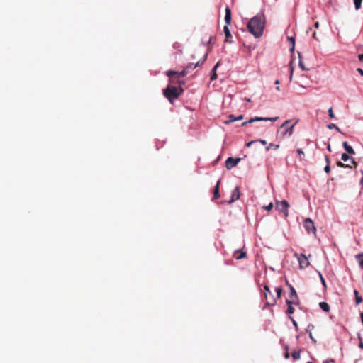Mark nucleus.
I'll return each instance as SVG.
<instances>
[{
    "label": "nucleus",
    "mask_w": 363,
    "mask_h": 363,
    "mask_svg": "<svg viewBox=\"0 0 363 363\" xmlns=\"http://www.w3.org/2000/svg\"><path fill=\"white\" fill-rule=\"evenodd\" d=\"M264 25V16L262 13H259L248 22L247 30L255 38H259L263 34Z\"/></svg>",
    "instance_id": "obj_1"
},
{
    "label": "nucleus",
    "mask_w": 363,
    "mask_h": 363,
    "mask_svg": "<svg viewBox=\"0 0 363 363\" xmlns=\"http://www.w3.org/2000/svg\"><path fill=\"white\" fill-rule=\"evenodd\" d=\"M177 83L179 85V87L172 85H168L166 89H163L164 96L171 103H172L175 99H178L184 91V89H182V86L185 84L184 81L178 80Z\"/></svg>",
    "instance_id": "obj_2"
},
{
    "label": "nucleus",
    "mask_w": 363,
    "mask_h": 363,
    "mask_svg": "<svg viewBox=\"0 0 363 363\" xmlns=\"http://www.w3.org/2000/svg\"><path fill=\"white\" fill-rule=\"evenodd\" d=\"M264 298L266 300V304L267 306H274L275 305L277 302V298H275L272 293V291L269 289V287L268 285L264 286Z\"/></svg>",
    "instance_id": "obj_3"
},
{
    "label": "nucleus",
    "mask_w": 363,
    "mask_h": 363,
    "mask_svg": "<svg viewBox=\"0 0 363 363\" xmlns=\"http://www.w3.org/2000/svg\"><path fill=\"white\" fill-rule=\"evenodd\" d=\"M291 122V121L290 120H287L281 125L280 128L284 130V132H283L284 135H286L289 136L292 135V134L294 133V128L296 122L293 124H290Z\"/></svg>",
    "instance_id": "obj_4"
},
{
    "label": "nucleus",
    "mask_w": 363,
    "mask_h": 363,
    "mask_svg": "<svg viewBox=\"0 0 363 363\" xmlns=\"http://www.w3.org/2000/svg\"><path fill=\"white\" fill-rule=\"evenodd\" d=\"M188 73H189V71L187 70V69L184 68V69L181 72H178L173 71V70H169V71L166 72V75L169 77V79H170L169 82L174 83V81L173 79L174 76H177L178 80H179V78L186 76Z\"/></svg>",
    "instance_id": "obj_5"
},
{
    "label": "nucleus",
    "mask_w": 363,
    "mask_h": 363,
    "mask_svg": "<svg viewBox=\"0 0 363 363\" xmlns=\"http://www.w3.org/2000/svg\"><path fill=\"white\" fill-rule=\"evenodd\" d=\"M275 207L277 210L282 212L285 217L288 216L289 204L286 201H277Z\"/></svg>",
    "instance_id": "obj_6"
},
{
    "label": "nucleus",
    "mask_w": 363,
    "mask_h": 363,
    "mask_svg": "<svg viewBox=\"0 0 363 363\" xmlns=\"http://www.w3.org/2000/svg\"><path fill=\"white\" fill-rule=\"evenodd\" d=\"M290 294L289 295V299L286 300V303H294V305H298L299 303V298L298 297L297 293L295 289L289 285Z\"/></svg>",
    "instance_id": "obj_7"
},
{
    "label": "nucleus",
    "mask_w": 363,
    "mask_h": 363,
    "mask_svg": "<svg viewBox=\"0 0 363 363\" xmlns=\"http://www.w3.org/2000/svg\"><path fill=\"white\" fill-rule=\"evenodd\" d=\"M303 226L308 233L315 234L316 228L314 223L310 218H306L303 221Z\"/></svg>",
    "instance_id": "obj_8"
},
{
    "label": "nucleus",
    "mask_w": 363,
    "mask_h": 363,
    "mask_svg": "<svg viewBox=\"0 0 363 363\" xmlns=\"http://www.w3.org/2000/svg\"><path fill=\"white\" fill-rule=\"evenodd\" d=\"M278 119V117L273 118H262V117H255L254 118H250L249 121L243 122L242 123V126H245L247 123H252L255 121H275Z\"/></svg>",
    "instance_id": "obj_9"
},
{
    "label": "nucleus",
    "mask_w": 363,
    "mask_h": 363,
    "mask_svg": "<svg viewBox=\"0 0 363 363\" xmlns=\"http://www.w3.org/2000/svg\"><path fill=\"white\" fill-rule=\"evenodd\" d=\"M240 160L241 158L240 157H228L225 161V167L228 169H231L232 168L235 167Z\"/></svg>",
    "instance_id": "obj_10"
},
{
    "label": "nucleus",
    "mask_w": 363,
    "mask_h": 363,
    "mask_svg": "<svg viewBox=\"0 0 363 363\" xmlns=\"http://www.w3.org/2000/svg\"><path fill=\"white\" fill-rule=\"evenodd\" d=\"M298 259L299 266H300L301 269L306 268L308 266H309V264H310L307 257L303 254H301L299 255V257H298Z\"/></svg>",
    "instance_id": "obj_11"
},
{
    "label": "nucleus",
    "mask_w": 363,
    "mask_h": 363,
    "mask_svg": "<svg viewBox=\"0 0 363 363\" xmlns=\"http://www.w3.org/2000/svg\"><path fill=\"white\" fill-rule=\"evenodd\" d=\"M240 196V192L239 188L238 186H236L232 192L231 199L229 201V203H230L235 201L236 200L239 199Z\"/></svg>",
    "instance_id": "obj_12"
},
{
    "label": "nucleus",
    "mask_w": 363,
    "mask_h": 363,
    "mask_svg": "<svg viewBox=\"0 0 363 363\" xmlns=\"http://www.w3.org/2000/svg\"><path fill=\"white\" fill-rule=\"evenodd\" d=\"M225 26H229L231 23V11L229 9V7H226L225 9Z\"/></svg>",
    "instance_id": "obj_13"
},
{
    "label": "nucleus",
    "mask_w": 363,
    "mask_h": 363,
    "mask_svg": "<svg viewBox=\"0 0 363 363\" xmlns=\"http://www.w3.org/2000/svg\"><path fill=\"white\" fill-rule=\"evenodd\" d=\"M223 30H224V33H225V42H226V43H231L232 42V40H231L232 35H231V33L230 32L228 26H225L224 28H223Z\"/></svg>",
    "instance_id": "obj_14"
},
{
    "label": "nucleus",
    "mask_w": 363,
    "mask_h": 363,
    "mask_svg": "<svg viewBox=\"0 0 363 363\" xmlns=\"http://www.w3.org/2000/svg\"><path fill=\"white\" fill-rule=\"evenodd\" d=\"M220 65V62H218L215 66L213 67V69L211 72V81L213 82L217 79V74H216V69Z\"/></svg>",
    "instance_id": "obj_15"
},
{
    "label": "nucleus",
    "mask_w": 363,
    "mask_h": 363,
    "mask_svg": "<svg viewBox=\"0 0 363 363\" xmlns=\"http://www.w3.org/2000/svg\"><path fill=\"white\" fill-rule=\"evenodd\" d=\"M234 257L236 259L239 260L246 257V252L241 250H237L235 251Z\"/></svg>",
    "instance_id": "obj_16"
},
{
    "label": "nucleus",
    "mask_w": 363,
    "mask_h": 363,
    "mask_svg": "<svg viewBox=\"0 0 363 363\" xmlns=\"http://www.w3.org/2000/svg\"><path fill=\"white\" fill-rule=\"evenodd\" d=\"M342 145L347 153L351 155L355 154L354 149L346 141L343 142Z\"/></svg>",
    "instance_id": "obj_17"
},
{
    "label": "nucleus",
    "mask_w": 363,
    "mask_h": 363,
    "mask_svg": "<svg viewBox=\"0 0 363 363\" xmlns=\"http://www.w3.org/2000/svg\"><path fill=\"white\" fill-rule=\"evenodd\" d=\"M220 181H218L214 188L213 191V199H217L220 197L219 193V186H220Z\"/></svg>",
    "instance_id": "obj_18"
},
{
    "label": "nucleus",
    "mask_w": 363,
    "mask_h": 363,
    "mask_svg": "<svg viewBox=\"0 0 363 363\" xmlns=\"http://www.w3.org/2000/svg\"><path fill=\"white\" fill-rule=\"evenodd\" d=\"M320 308L325 312L330 311V306L326 302H320L319 303Z\"/></svg>",
    "instance_id": "obj_19"
},
{
    "label": "nucleus",
    "mask_w": 363,
    "mask_h": 363,
    "mask_svg": "<svg viewBox=\"0 0 363 363\" xmlns=\"http://www.w3.org/2000/svg\"><path fill=\"white\" fill-rule=\"evenodd\" d=\"M360 267L363 269V253L358 254L355 256Z\"/></svg>",
    "instance_id": "obj_20"
},
{
    "label": "nucleus",
    "mask_w": 363,
    "mask_h": 363,
    "mask_svg": "<svg viewBox=\"0 0 363 363\" xmlns=\"http://www.w3.org/2000/svg\"><path fill=\"white\" fill-rule=\"evenodd\" d=\"M354 294L355 295L356 304L359 305V303H361L362 302V298L359 296V292L357 290H354Z\"/></svg>",
    "instance_id": "obj_21"
},
{
    "label": "nucleus",
    "mask_w": 363,
    "mask_h": 363,
    "mask_svg": "<svg viewBox=\"0 0 363 363\" xmlns=\"http://www.w3.org/2000/svg\"><path fill=\"white\" fill-rule=\"evenodd\" d=\"M199 62H198L196 65H194L193 63H191V64H189L188 65H186L184 68L185 69H187V70L189 71V72H190V70H192V69H194L197 66H199Z\"/></svg>",
    "instance_id": "obj_22"
},
{
    "label": "nucleus",
    "mask_w": 363,
    "mask_h": 363,
    "mask_svg": "<svg viewBox=\"0 0 363 363\" xmlns=\"http://www.w3.org/2000/svg\"><path fill=\"white\" fill-rule=\"evenodd\" d=\"M288 305V308H287V313L289 314H293L294 313V307L292 306V305H294V303H286Z\"/></svg>",
    "instance_id": "obj_23"
},
{
    "label": "nucleus",
    "mask_w": 363,
    "mask_h": 363,
    "mask_svg": "<svg viewBox=\"0 0 363 363\" xmlns=\"http://www.w3.org/2000/svg\"><path fill=\"white\" fill-rule=\"evenodd\" d=\"M235 121H236V117L233 115H229L228 119L225 122V123L228 124V123H233Z\"/></svg>",
    "instance_id": "obj_24"
},
{
    "label": "nucleus",
    "mask_w": 363,
    "mask_h": 363,
    "mask_svg": "<svg viewBox=\"0 0 363 363\" xmlns=\"http://www.w3.org/2000/svg\"><path fill=\"white\" fill-rule=\"evenodd\" d=\"M279 148V145H276V144H274V143H270L268 147H267V150H269L270 149H273V150H277Z\"/></svg>",
    "instance_id": "obj_25"
},
{
    "label": "nucleus",
    "mask_w": 363,
    "mask_h": 363,
    "mask_svg": "<svg viewBox=\"0 0 363 363\" xmlns=\"http://www.w3.org/2000/svg\"><path fill=\"white\" fill-rule=\"evenodd\" d=\"M291 356L294 360H297L300 358V352L294 351L292 352Z\"/></svg>",
    "instance_id": "obj_26"
},
{
    "label": "nucleus",
    "mask_w": 363,
    "mask_h": 363,
    "mask_svg": "<svg viewBox=\"0 0 363 363\" xmlns=\"http://www.w3.org/2000/svg\"><path fill=\"white\" fill-rule=\"evenodd\" d=\"M362 1V0H354L355 9L357 10H358L361 8Z\"/></svg>",
    "instance_id": "obj_27"
},
{
    "label": "nucleus",
    "mask_w": 363,
    "mask_h": 363,
    "mask_svg": "<svg viewBox=\"0 0 363 363\" xmlns=\"http://www.w3.org/2000/svg\"><path fill=\"white\" fill-rule=\"evenodd\" d=\"M276 292H277V298H280L281 296V294H282V289L281 287H277Z\"/></svg>",
    "instance_id": "obj_28"
},
{
    "label": "nucleus",
    "mask_w": 363,
    "mask_h": 363,
    "mask_svg": "<svg viewBox=\"0 0 363 363\" xmlns=\"http://www.w3.org/2000/svg\"><path fill=\"white\" fill-rule=\"evenodd\" d=\"M337 165L340 167H350L351 168L352 167L349 164H345L344 163H342V162L340 161H338L337 162Z\"/></svg>",
    "instance_id": "obj_29"
},
{
    "label": "nucleus",
    "mask_w": 363,
    "mask_h": 363,
    "mask_svg": "<svg viewBox=\"0 0 363 363\" xmlns=\"http://www.w3.org/2000/svg\"><path fill=\"white\" fill-rule=\"evenodd\" d=\"M288 40L290 41L292 44V48H291V50H294V45H295V40L292 37H288Z\"/></svg>",
    "instance_id": "obj_30"
},
{
    "label": "nucleus",
    "mask_w": 363,
    "mask_h": 363,
    "mask_svg": "<svg viewBox=\"0 0 363 363\" xmlns=\"http://www.w3.org/2000/svg\"><path fill=\"white\" fill-rule=\"evenodd\" d=\"M341 159L344 161V162H346L349 159H350V156L347 154V153H343L341 156Z\"/></svg>",
    "instance_id": "obj_31"
},
{
    "label": "nucleus",
    "mask_w": 363,
    "mask_h": 363,
    "mask_svg": "<svg viewBox=\"0 0 363 363\" xmlns=\"http://www.w3.org/2000/svg\"><path fill=\"white\" fill-rule=\"evenodd\" d=\"M328 116L332 119L335 118V115L333 113V108H330L328 109Z\"/></svg>",
    "instance_id": "obj_32"
},
{
    "label": "nucleus",
    "mask_w": 363,
    "mask_h": 363,
    "mask_svg": "<svg viewBox=\"0 0 363 363\" xmlns=\"http://www.w3.org/2000/svg\"><path fill=\"white\" fill-rule=\"evenodd\" d=\"M299 67L302 70H308V69L305 67L304 64L301 59L299 60Z\"/></svg>",
    "instance_id": "obj_33"
},
{
    "label": "nucleus",
    "mask_w": 363,
    "mask_h": 363,
    "mask_svg": "<svg viewBox=\"0 0 363 363\" xmlns=\"http://www.w3.org/2000/svg\"><path fill=\"white\" fill-rule=\"evenodd\" d=\"M297 153L298 154L299 157H300V160H302V156H304V152H303L302 150L301 149H298L296 150Z\"/></svg>",
    "instance_id": "obj_34"
},
{
    "label": "nucleus",
    "mask_w": 363,
    "mask_h": 363,
    "mask_svg": "<svg viewBox=\"0 0 363 363\" xmlns=\"http://www.w3.org/2000/svg\"><path fill=\"white\" fill-rule=\"evenodd\" d=\"M319 276H320L322 284L325 287L326 286V284H325V281L323 275L320 273H319Z\"/></svg>",
    "instance_id": "obj_35"
},
{
    "label": "nucleus",
    "mask_w": 363,
    "mask_h": 363,
    "mask_svg": "<svg viewBox=\"0 0 363 363\" xmlns=\"http://www.w3.org/2000/svg\"><path fill=\"white\" fill-rule=\"evenodd\" d=\"M336 126L337 125L334 123H330V124L327 125V128L329 129H335L336 128Z\"/></svg>",
    "instance_id": "obj_36"
},
{
    "label": "nucleus",
    "mask_w": 363,
    "mask_h": 363,
    "mask_svg": "<svg viewBox=\"0 0 363 363\" xmlns=\"http://www.w3.org/2000/svg\"><path fill=\"white\" fill-rule=\"evenodd\" d=\"M324 170L326 173H330V167L329 164H327L325 168H324Z\"/></svg>",
    "instance_id": "obj_37"
},
{
    "label": "nucleus",
    "mask_w": 363,
    "mask_h": 363,
    "mask_svg": "<svg viewBox=\"0 0 363 363\" xmlns=\"http://www.w3.org/2000/svg\"><path fill=\"white\" fill-rule=\"evenodd\" d=\"M290 320L292 321L294 326L297 329L298 325L297 323L294 320V319L292 317H289Z\"/></svg>",
    "instance_id": "obj_38"
},
{
    "label": "nucleus",
    "mask_w": 363,
    "mask_h": 363,
    "mask_svg": "<svg viewBox=\"0 0 363 363\" xmlns=\"http://www.w3.org/2000/svg\"><path fill=\"white\" fill-rule=\"evenodd\" d=\"M265 209H267V211H270L273 208V204L272 203H270L268 206H267L266 207H264Z\"/></svg>",
    "instance_id": "obj_39"
},
{
    "label": "nucleus",
    "mask_w": 363,
    "mask_h": 363,
    "mask_svg": "<svg viewBox=\"0 0 363 363\" xmlns=\"http://www.w3.org/2000/svg\"><path fill=\"white\" fill-rule=\"evenodd\" d=\"M279 84H280V82H279V79H277V80H276V81H275V84H277V86L276 87V89H277V91H279V90H280V88H279Z\"/></svg>",
    "instance_id": "obj_40"
},
{
    "label": "nucleus",
    "mask_w": 363,
    "mask_h": 363,
    "mask_svg": "<svg viewBox=\"0 0 363 363\" xmlns=\"http://www.w3.org/2000/svg\"><path fill=\"white\" fill-rule=\"evenodd\" d=\"M357 71L359 73L361 76H363V69L361 68H357Z\"/></svg>",
    "instance_id": "obj_41"
},
{
    "label": "nucleus",
    "mask_w": 363,
    "mask_h": 363,
    "mask_svg": "<svg viewBox=\"0 0 363 363\" xmlns=\"http://www.w3.org/2000/svg\"><path fill=\"white\" fill-rule=\"evenodd\" d=\"M325 162H326L327 164H330V159H329V157L328 155L325 156Z\"/></svg>",
    "instance_id": "obj_42"
},
{
    "label": "nucleus",
    "mask_w": 363,
    "mask_h": 363,
    "mask_svg": "<svg viewBox=\"0 0 363 363\" xmlns=\"http://www.w3.org/2000/svg\"><path fill=\"white\" fill-rule=\"evenodd\" d=\"M243 118V116L242 115H240L239 116L236 117V121H240Z\"/></svg>",
    "instance_id": "obj_43"
},
{
    "label": "nucleus",
    "mask_w": 363,
    "mask_h": 363,
    "mask_svg": "<svg viewBox=\"0 0 363 363\" xmlns=\"http://www.w3.org/2000/svg\"><path fill=\"white\" fill-rule=\"evenodd\" d=\"M352 164L354 166L355 168L357 167V162H355L353 159H352Z\"/></svg>",
    "instance_id": "obj_44"
},
{
    "label": "nucleus",
    "mask_w": 363,
    "mask_h": 363,
    "mask_svg": "<svg viewBox=\"0 0 363 363\" xmlns=\"http://www.w3.org/2000/svg\"><path fill=\"white\" fill-rule=\"evenodd\" d=\"M179 47H180V45L178 43H175L174 44V48L176 49L179 48Z\"/></svg>",
    "instance_id": "obj_45"
},
{
    "label": "nucleus",
    "mask_w": 363,
    "mask_h": 363,
    "mask_svg": "<svg viewBox=\"0 0 363 363\" xmlns=\"http://www.w3.org/2000/svg\"><path fill=\"white\" fill-rule=\"evenodd\" d=\"M358 58L360 61H363V54H359Z\"/></svg>",
    "instance_id": "obj_46"
},
{
    "label": "nucleus",
    "mask_w": 363,
    "mask_h": 363,
    "mask_svg": "<svg viewBox=\"0 0 363 363\" xmlns=\"http://www.w3.org/2000/svg\"><path fill=\"white\" fill-rule=\"evenodd\" d=\"M314 26H315V28H318L319 26H320L319 23L318 22H315V24H314Z\"/></svg>",
    "instance_id": "obj_47"
},
{
    "label": "nucleus",
    "mask_w": 363,
    "mask_h": 363,
    "mask_svg": "<svg viewBox=\"0 0 363 363\" xmlns=\"http://www.w3.org/2000/svg\"><path fill=\"white\" fill-rule=\"evenodd\" d=\"M327 149H328V151L331 152V146H330V144L328 145Z\"/></svg>",
    "instance_id": "obj_48"
},
{
    "label": "nucleus",
    "mask_w": 363,
    "mask_h": 363,
    "mask_svg": "<svg viewBox=\"0 0 363 363\" xmlns=\"http://www.w3.org/2000/svg\"><path fill=\"white\" fill-rule=\"evenodd\" d=\"M309 337H310V338H311L313 341L315 342V341L314 340L313 337V335H312V333H309Z\"/></svg>",
    "instance_id": "obj_49"
},
{
    "label": "nucleus",
    "mask_w": 363,
    "mask_h": 363,
    "mask_svg": "<svg viewBox=\"0 0 363 363\" xmlns=\"http://www.w3.org/2000/svg\"><path fill=\"white\" fill-rule=\"evenodd\" d=\"M337 132L339 133H342L340 128L338 126H336V128H335Z\"/></svg>",
    "instance_id": "obj_50"
},
{
    "label": "nucleus",
    "mask_w": 363,
    "mask_h": 363,
    "mask_svg": "<svg viewBox=\"0 0 363 363\" xmlns=\"http://www.w3.org/2000/svg\"><path fill=\"white\" fill-rule=\"evenodd\" d=\"M285 358L288 359L289 357V354L288 352L285 353L284 354Z\"/></svg>",
    "instance_id": "obj_51"
},
{
    "label": "nucleus",
    "mask_w": 363,
    "mask_h": 363,
    "mask_svg": "<svg viewBox=\"0 0 363 363\" xmlns=\"http://www.w3.org/2000/svg\"><path fill=\"white\" fill-rule=\"evenodd\" d=\"M359 347L362 349H363V342H360Z\"/></svg>",
    "instance_id": "obj_52"
},
{
    "label": "nucleus",
    "mask_w": 363,
    "mask_h": 363,
    "mask_svg": "<svg viewBox=\"0 0 363 363\" xmlns=\"http://www.w3.org/2000/svg\"><path fill=\"white\" fill-rule=\"evenodd\" d=\"M259 141L261 142L262 144L263 145H265L266 144V141L265 140H259Z\"/></svg>",
    "instance_id": "obj_53"
},
{
    "label": "nucleus",
    "mask_w": 363,
    "mask_h": 363,
    "mask_svg": "<svg viewBox=\"0 0 363 363\" xmlns=\"http://www.w3.org/2000/svg\"><path fill=\"white\" fill-rule=\"evenodd\" d=\"M252 143H253V141L249 142V143L247 144V147L251 146V144H252Z\"/></svg>",
    "instance_id": "obj_54"
},
{
    "label": "nucleus",
    "mask_w": 363,
    "mask_h": 363,
    "mask_svg": "<svg viewBox=\"0 0 363 363\" xmlns=\"http://www.w3.org/2000/svg\"><path fill=\"white\" fill-rule=\"evenodd\" d=\"M292 75H293V69H291V71L290 80L292 79Z\"/></svg>",
    "instance_id": "obj_55"
},
{
    "label": "nucleus",
    "mask_w": 363,
    "mask_h": 363,
    "mask_svg": "<svg viewBox=\"0 0 363 363\" xmlns=\"http://www.w3.org/2000/svg\"><path fill=\"white\" fill-rule=\"evenodd\" d=\"M360 183L362 186V189L363 190V177L362 178Z\"/></svg>",
    "instance_id": "obj_56"
},
{
    "label": "nucleus",
    "mask_w": 363,
    "mask_h": 363,
    "mask_svg": "<svg viewBox=\"0 0 363 363\" xmlns=\"http://www.w3.org/2000/svg\"><path fill=\"white\" fill-rule=\"evenodd\" d=\"M313 38H316V33L315 32H314L313 33Z\"/></svg>",
    "instance_id": "obj_57"
},
{
    "label": "nucleus",
    "mask_w": 363,
    "mask_h": 363,
    "mask_svg": "<svg viewBox=\"0 0 363 363\" xmlns=\"http://www.w3.org/2000/svg\"><path fill=\"white\" fill-rule=\"evenodd\" d=\"M209 41H210V43H211V41H213V38H212V37H211V38H210V40H209Z\"/></svg>",
    "instance_id": "obj_58"
},
{
    "label": "nucleus",
    "mask_w": 363,
    "mask_h": 363,
    "mask_svg": "<svg viewBox=\"0 0 363 363\" xmlns=\"http://www.w3.org/2000/svg\"><path fill=\"white\" fill-rule=\"evenodd\" d=\"M286 284H287V285H289V286L290 285V284H289V281H288L287 280L286 281Z\"/></svg>",
    "instance_id": "obj_59"
}]
</instances>
